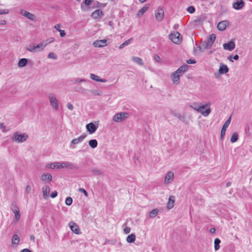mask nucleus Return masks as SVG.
Here are the masks:
<instances>
[{
	"label": "nucleus",
	"instance_id": "c9c22d12",
	"mask_svg": "<svg viewBox=\"0 0 252 252\" xmlns=\"http://www.w3.org/2000/svg\"><path fill=\"white\" fill-rule=\"evenodd\" d=\"M220 240L219 238H216L214 241V247L215 251H218L220 248Z\"/></svg>",
	"mask_w": 252,
	"mask_h": 252
},
{
	"label": "nucleus",
	"instance_id": "774afa93",
	"mask_svg": "<svg viewBox=\"0 0 252 252\" xmlns=\"http://www.w3.org/2000/svg\"><path fill=\"white\" fill-rule=\"evenodd\" d=\"M216 231V229L214 228H211L210 229V232L211 233H214Z\"/></svg>",
	"mask_w": 252,
	"mask_h": 252
},
{
	"label": "nucleus",
	"instance_id": "f3484780",
	"mask_svg": "<svg viewBox=\"0 0 252 252\" xmlns=\"http://www.w3.org/2000/svg\"><path fill=\"white\" fill-rule=\"evenodd\" d=\"M41 180L45 183H49L52 180V176L49 173H44L41 175Z\"/></svg>",
	"mask_w": 252,
	"mask_h": 252
},
{
	"label": "nucleus",
	"instance_id": "58836bf2",
	"mask_svg": "<svg viewBox=\"0 0 252 252\" xmlns=\"http://www.w3.org/2000/svg\"><path fill=\"white\" fill-rule=\"evenodd\" d=\"M238 138V134L236 132H234L233 133V134L231 137L230 141L232 143H234L237 141Z\"/></svg>",
	"mask_w": 252,
	"mask_h": 252
},
{
	"label": "nucleus",
	"instance_id": "09e8293b",
	"mask_svg": "<svg viewBox=\"0 0 252 252\" xmlns=\"http://www.w3.org/2000/svg\"><path fill=\"white\" fill-rule=\"evenodd\" d=\"M0 128L2 130L3 132H6L8 131V129L3 123H0Z\"/></svg>",
	"mask_w": 252,
	"mask_h": 252
},
{
	"label": "nucleus",
	"instance_id": "de8ad7c7",
	"mask_svg": "<svg viewBox=\"0 0 252 252\" xmlns=\"http://www.w3.org/2000/svg\"><path fill=\"white\" fill-rule=\"evenodd\" d=\"M226 130V128H224L223 127H222V129L221 130V132H220V138L221 140H223L224 138Z\"/></svg>",
	"mask_w": 252,
	"mask_h": 252
},
{
	"label": "nucleus",
	"instance_id": "338daca9",
	"mask_svg": "<svg viewBox=\"0 0 252 252\" xmlns=\"http://www.w3.org/2000/svg\"><path fill=\"white\" fill-rule=\"evenodd\" d=\"M22 252H32L28 249H24L22 251Z\"/></svg>",
	"mask_w": 252,
	"mask_h": 252
},
{
	"label": "nucleus",
	"instance_id": "69168bd1",
	"mask_svg": "<svg viewBox=\"0 0 252 252\" xmlns=\"http://www.w3.org/2000/svg\"><path fill=\"white\" fill-rule=\"evenodd\" d=\"M48 42H49V43H52L54 41V38L52 37V38L48 39Z\"/></svg>",
	"mask_w": 252,
	"mask_h": 252
},
{
	"label": "nucleus",
	"instance_id": "dca6fc26",
	"mask_svg": "<svg viewBox=\"0 0 252 252\" xmlns=\"http://www.w3.org/2000/svg\"><path fill=\"white\" fill-rule=\"evenodd\" d=\"M245 2L243 0H236L232 4L233 8L236 10H240L244 6Z\"/></svg>",
	"mask_w": 252,
	"mask_h": 252
},
{
	"label": "nucleus",
	"instance_id": "680f3d73",
	"mask_svg": "<svg viewBox=\"0 0 252 252\" xmlns=\"http://www.w3.org/2000/svg\"><path fill=\"white\" fill-rule=\"evenodd\" d=\"M58 195V192L57 191H54L51 194V197L54 198L56 197Z\"/></svg>",
	"mask_w": 252,
	"mask_h": 252
},
{
	"label": "nucleus",
	"instance_id": "5fc2aeb1",
	"mask_svg": "<svg viewBox=\"0 0 252 252\" xmlns=\"http://www.w3.org/2000/svg\"><path fill=\"white\" fill-rule=\"evenodd\" d=\"M78 191L81 192L83 193L86 197L88 196V193H87V192L86 191V190L85 189H84L83 188H79V189H78Z\"/></svg>",
	"mask_w": 252,
	"mask_h": 252
},
{
	"label": "nucleus",
	"instance_id": "bb28decb",
	"mask_svg": "<svg viewBox=\"0 0 252 252\" xmlns=\"http://www.w3.org/2000/svg\"><path fill=\"white\" fill-rule=\"evenodd\" d=\"M42 193L43 196L44 198H47L48 197L50 193V188L48 186H45L42 188Z\"/></svg>",
	"mask_w": 252,
	"mask_h": 252
},
{
	"label": "nucleus",
	"instance_id": "72a5a7b5",
	"mask_svg": "<svg viewBox=\"0 0 252 252\" xmlns=\"http://www.w3.org/2000/svg\"><path fill=\"white\" fill-rule=\"evenodd\" d=\"M136 236L134 234H131L126 238V241L128 243H134L135 241Z\"/></svg>",
	"mask_w": 252,
	"mask_h": 252
},
{
	"label": "nucleus",
	"instance_id": "a878e982",
	"mask_svg": "<svg viewBox=\"0 0 252 252\" xmlns=\"http://www.w3.org/2000/svg\"><path fill=\"white\" fill-rule=\"evenodd\" d=\"M62 25L60 24H57L54 26V28L60 32L61 37H63L65 36L66 33L64 30L61 29Z\"/></svg>",
	"mask_w": 252,
	"mask_h": 252
},
{
	"label": "nucleus",
	"instance_id": "c756f323",
	"mask_svg": "<svg viewBox=\"0 0 252 252\" xmlns=\"http://www.w3.org/2000/svg\"><path fill=\"white\" fill-rule=\"evenodd\" d=\"M131 60L140 65L144 64L142 59L139 57L133 56L131 57Z\"/></svg>",
	"mask_w": 252,
	"mask_h": 252
},
{
	"label": "nucleus",
	"instance_id": "49530a36",
	"mask_svg": "<svg viewBox=\"0 0 252 252\" xmlns=\"http://www.w3.org/2000/svg\"><path fill=\"white\" fill-rule=\"evenodd\" d=\"M65 204L66 205H70L72 203V199L71 197H67L65 199Z\"/></svg>",
	"mask_w": 252,
	"mask_h": 252
},
{
	"label": "nucleus",
	"instance_id": "39448f33",
	"mask_svg": "<svg viewBox=\"0 0 252 252\" xmlns=\"http://www.w3.org/2000/svg\"><path fill=\"white\" fill-rule=\"evenodd\" d=\"M48 97L50 105L53 109L55 111H58L59 109V102L56 95L54 93H49Z\"/></svg>",
	"mask_w": 252,
	"mask_h": 252
},
{
	"label": "nucleus",
	"instance_id": "7c9ffc66",
	"mask_svg": "<svg viewBox=\"0 0 252 252\" xmlns=\"http://www.w3.org/2000/svg\"><path fill=\"white\" fill-rule=\"evenodd\" d=\"M28 63V60L27 59L23 58L19 60L18 65L20 67H23L25 66Z\"/></svg>",
	"mask_w": 252,
	"mask_h": 252
},
{
	"label": "nucleus",
	"instance_id": "7ed1b4c3",
	"mask_svg": "<svg viewBox=\"0 0 252 252\" xmlns=\"http://www.w3.org/2000/svg\"><path fill=\"white\" fill-rule=\"evenodd\" d=\"M28 138L29 135L27 133L16 131L12 134L11 140L14 143L19 144L26 142Z\"/></svg>",
	"mask_w": 252,
	"mask_h": 252
},
{
	"label": "nucleus",
	"instance_id": "e433bc0d",
	"mask_svg": "<svg viewBox=\"0 0 252 252\" xmlns=\"http://www.w3.org/2000/svg\"><path fill=\"white\" fill-rule=\"evenodd\" d=\"M26 50L31 52H35V45L32 44L27 45L26 47Z\"/></svg>",
	"mask_w": 252,
	"mask_h": 252
},
{
	"label": "nucleus",
	"instance_id": "0eeeda50",
	"mask_svg": "<svg viewBox=\"0 0 252 252\" xmlns=\"http://www.w3.org/2000/svg\"><path fill=\"white\" fill-rule=\"evenodd\" d=\"M169 38L174 44L179 45L181 43L183 37L182 35L178 32H174L169 35Z\"/></svg>",
	"mask_w": 252,
	"mask_h": 252
},
{
	"label": "nucleus",
	"instance_id": "ea45409f",
	"mask_svg": "<svg viewBox=\"0 0 252 252\" xmlns=\"http://www.w3.org/2000/svg\"><path fill=\"white\" fill-rule=\"evenodd\" d=\"M91 173L94 175H100L102 174L101 171L97 168H93L91 170Z\"/></svg>",
	"mask_w": 252,
	"mask_h": 252
},
{
	"label": "nucleus",
	"instance_id": "c85d7f7f",
	"mask_svg": "<svg viewBox=\"0 0 252 252\" xmlns=\"http://www.w3.org/2000/svg\"><path fill=\"white\" fill-rule=\"evenodd\" d=\"M90 93L92 96H101L102 94V92L98 89H93L90 90Z\"/></svg>",
	"mask_w": 252,
	"mask_h": 252
},
{
	"label": "nucleus",
	"instance_id": "f03ea898",
	"mask_svg": "<svg viewBox=\"0 0 252 252\" xmlns=\"http://www.w3.org/2000/svg\"><path fill=\"white\" fill-rule=\"evenodd\" d=\"M188 69V65L180 66L176 71L171 73L170 77L173 84L178 85L180 83V77Z\"/></svg>",
	"mask_w": 252,
	"mask_h": 252
},
{
	"label": "nucleus",
	"instance_id": "4468645a",
	"mask_svg": "<svg viewBox=\"0 0 252 252\" xmlns=\"http://www.w3.org/2000/svg\"><path fill=\"white\" fill-rule=\"evenodd\" d=\"M68 225L70 229L73 233L76 234H79L81 233L79 227L76 223L71 221L69 222Z\"/></svg>",
	"mask_w": 252,
	"mask_h": 252
},
{
	"label": "nucleus",
	"instance_id": "c03bdc74",
	"mask_svg": "<svg viewBox=\"0 0 252 252\" xmlns=\"http://www.w3.org/2000/svg\"><path fill=\"white\" fill-rule=\"evenodd\" d=\"M48 57L49 59H51L53 60H56L57 57L56 54L53 52H50L49 53L48 55Z\"/></svg>",
	"mask_w": 252,
	"mask_h": 252
},
{
	"label": "nucleus",
	"instance_id": "4be33fe9",
	"mask_svg": "<svg viewBox=\"0 0 252 252\" xmlns=\"http://www.w3.org/2000/svg\"><path fill=\"white\" fill-rule=\"evenodd\" d=\"M149 6L148 4L143 6L141 9H140L136 14V17L140 18L142 17L145 13L148 10Z\"/></svg>",
	"mask_w": 252,
	"mask_h": 252
},
{
	"label": "nucleus",
	"instance_id": "6e6552de",
	"mask_svg": "<svg viewBox=\"0 0 252 252\" xmlns=\"http://www.w3.org/2000/svg\"><path fill=\"white\" fill-rule=\"evenodd\" d=\"M174 179V174L171 171H168L164 177L163 183L165 185L171 184Z\"/></svg>",
	"mask_w": 252,
	"mask_h": 252
},
{
	"label": "nucleus",
	"instance_id": "79ce46f5",
	"mask_svg": "<svg viewBox=\"0 0 252 252\" xmlns=\"http://www.w3.org/2000/svg\"><path fill=\"white\" fill-rule=\"evenodd\" d=\"M35 52H36L38 51H42L44 50V49L42 47V45L40 43L38 45H35Z\"/></svg>",
	"mask_w": 252,
	"mask_h": 252
},
{
	"label": "nucleus",
	"instance_id": "6e6d98bb",
	"mask_svg": "<svg viewBox=\"0 0 252 252\" xmlns=\"http://www.w3.org/2000/svg\"><path fill=\"white\" fill-rule=\"evenodd\" d=\"M48 40H46L42 41L40 42L41 44L42 45V47L43 49H44L47 45L49 44V42H48Z\"/></svg>",
	"mask_w": 252,
	"mask_h": 252
},
{
	"label": "nucleus",
	"instance_id": "9d476101",
	"mask_svg": "<svg viewBox=\"0 0 252 252\" xmlns=\"http://www.w3.org/2000/svg\"><path fill=\"white\" fill-rule=\"evenodd\" d=\"M20 14L32 21L34 22L37 20L36 17L34 14L24 9L20 10Z\"/></svg>",
	"mask_w": 252,
	"mask_h": 252
},
{
	"label": "nucleus",
	"instance_id": "473e14b6",
	"mask_svg": "<svg viewBox=\"0 0 252 252\" xmlns=\"http://www.w3.org/2000/svg\"><path fill=\"white\" fill-rule=\"evenodd\" d=\"M89 146L93 149L95 148L97 146V141L96 139H92L89 141Z\"/></svg>",
	"mask_w": 252,
	"mask_h": 252
},
{
	"label": "nucleus",
	"instance_id": "a211bd4d",
	"mask_svg": "<svg viewBox=\"0 0 252 252\" xmlns=\"http://www.w3.org/2000/svg\"><path fill=\"white\" fill-rule=\"evenodd\" d=\"M86 127L87 131L89 132L90 134L94 133L97 129V126H96L93 123L88 124L86 126Z\"/></svg>",
	"mask_w": 252,
	"mask_h": 252
},
{
	"label": "nucleus",
	"instance_id": "8fccbe9b",
	"mask_svg": "<svg viewBox=\"0 0 252 252\" xmlns=\"http://www.w3.org/2000/svg\"><path fill=\"white\" fill-rule=\"evenodd\" d=\"M9 10L7 9H0V15L3 14H7Z\"/></svg>",
	"mask_w": 252,
	"mask_h": 252
},
{
	"label": "nucleus",
	"instance_id": "6ab92c4d",
	"mask_svg": "<svg viewBox=\"0 0 252 252\" xmlns=\"http://www.w3.org/2000/svg\"><path fill=\"white\" fill-rule=\"evenodd\" d=\"M235 47V44L233 40L230 41L228 43H224L223 44V47L224 49L228 50V51H232L233 50Z\"/></svg>",
	"mask_w": 252,
	"mask_h": 252
},
{
	"label": "nucleus",
	"instance_id": "4c0bfd02",
	"mask_svg": "<svg viewBox=\"0 0 252 252\" xmlns=\"http://www.w3.org/2000/svg\"><path fill=\"white\" fill-rule=\"evenodd\" d=\"M205 19V17L203 15H201L198 17L195 20H194V22L197 24H200L202 23Z\"/></svg>",
	"mask_w": 252,
	"mask_h": 252
},
{
	"label": "nucleus",
	"instance_id": "f704fd0d",
	"mask_svg": "<svg viewBox=\"0 0 252 252\" xmlns=\"http://www.w3.org/2000/svg\"><path fill=\"white\" fill-rule=\"evenodd\" d=\"M19 237L17 234H14L12 238V243L13 245H17L19 242Z\"/></svg>",
	"mask_w": 252,
	"mask_h": 252
},
{
	"label": "nucleus",
	"instance_id": "cd10ccee",
	"mask_svg": "<svg viewBox=\"0 0 252 252\" xmlns=\"http://www.w3.org/2000/svg\"><path fill=\"white\" fill-rule=\"evenodd\" d=\"M201 112H198L200 113L204 117L208 116L211 113L210 106L205 107V108H201Z\"/></svg>",
	"mask_w": 252,
	"mask_h": 252
},
{
	"label": "nucleus",
	"instance_id": "603ef678",
	"mask_svg": "<svg viewBox=\"0 0 252 252\" xmlns=\"http://www.w3.org/2000/svg\"><path fill=\"white\" fill-rule=\"evenodd\" d=\"M86 80L83 78H76L74 79V83H78L80 82H86Z\"/></svg>",
	"mask_w": 252,
	"mask_h": 252
},
{
	"label": "nucleus",
	"instance_id": "393cba45",
	"mask_svg": "<svg viewBox=\"0 0 252 252\" xmlns=\"http://www.w3.org/2000/svg\"><path fill=\"white\" fill-rule=\"evenodd\" d=\"M90 78L94 81L99 82H103L105 83L106 82V79H101L100 77L97 75H95L94 73H91L90 75Z\"/></svg>",
	"mask_w": 252,
	"mask_h": 252
},
{
	"label": "nucleus",
	"instance_id": "2f4dec72",
	"mask_svg": "<svg viewBox=\"0 0 252 252\" xmlns=\"http://www.w3.org/2000/svg\"><path fill=\"white\" fill-rule=\"evenodd\" d=\"M158 213V210L157 208L153 209L152 211L149 213V218H154Z\"/></svg>",
	"mask_w": 252,
	"mask_h": 252
},
{
	"label": "nucleus",
	"instance_id": "0e129e2a",
	"mask_svg": "<svg viewBox=\"0 0 252 252\" xmlns=\"http://www.w3.org/2000/svg\"><path fill=\"white\" fill-rule=\"evenodd\" d=\"M7 24V22L5 20H0V25H5Z\"/></svg>",
	"mask_w": 252,
	"mask_h": 252
},
{
	"label": "nucleus",
	"instance_id": "f8f14e48",
	"mask_svg": "<svg viewBox=\"0 0 252 252\" xmlns=\"http://www.w3.org/2000/svg\"><path fill=\"white\" fill-rule=\"evenodd\" d=\"M109 42L108 39L96 40L93 43V46L96 48H102L106 46Z\"/></svg>",
	"mask_w": 252,
	"mask_h": 252
},
{
	"label": "nucleus",
	"instance_id": "423d86ee",
	"mask_svg": "<svg viewBox=\"0 0 252 252\" xmlns=\"http://www.w3.org/2000/svg\"><path fill=\"white\" fill-rule=\"evenodd\" d=\"M129 117V114L126 112H121L115 114L112 117L113 122L121 123L126 120Z\"/></svg>",
	"mask_w": 252,
	"mask_h": 252
},
{
	"label": "nucleus",
	"instance_id": "864d4df0",
	"mask_svg": "<svg viewBox=\"0 0 252 252\" xmlns=\"http://www.w3.org/2000/svg\"><path fill=\"white\" fill-rule=\"evenodd\" d=\"M187 11L190 13H193L195 11V8L193 6H190L188 7Z\"/></svg>",
	"mask_w": 252,
	"mask_h": 252
},
{
	"label": "nucleus",
	"instance_id": "412c9836",
	"mask_svg": "<svg viewBox=\"0 0 252 252\" xmlns=\"http://www.w3.org/2000/svg\"><path fill=\"white\" fill-rule=\"evenodd\" d=\"M103 12L100 9L95 10L92 14V17L95 19H100L103 16Z\"/></svg>",
	"mask_w": 252,
	"mask_h": 252
},
{
	"label": "nucleus",
	"instance_id": "a18cd8bd",
	"mask_svg": "<svg viewBox=\"0 0 252 252\" xmlns=\"http://www.w3.org/2000/svg\"><path fill=\"white\" fill-rule=\"evenodd\" d=\"M230 122H231V117H230L226 120V121L225 122V123L224 124V125H223L222 127L227 129V128L229 126V124H230Z\"/></svg>",
	"mask_w": 252,
	"mask_h": 252
},
{
	"label": "nucleus",
	"instance_id": "5701e85b",
	"mask_svg": "<svg viewBox=\"0 0 252 252\" xmlns=\"http://www.w3.org/2000/svg\"><path fill=\"white\" fill-rule=\"evenodd\" d=\"M175 203V197L171 195L169 199L167 204V208L168 210L171 209L174 206Z\"/></svg>",
	"mask_w": 252,
	"mask_h": 252
},
{
	"label": "nucleus",
	"instance_id": "f257e3e1",
	"mask_svg": "<svg viewBox=\"0 0 252 252\" xmlns=\"http://www.w3.org/2000/svg\"><path fill=\"white\" fill-rule=\"evenodd\" d=\"M45 168L51 169L74 170L77 169V166L73 163L69 161H58L54 163H47L45 165Z\"/></svg>",
	"mask_w": 252,
	"mask_h": 252
},
{
	"label": "nucleus",
	"instance_id": "9b49d317",
	"mask_svg": "<svg viewBox=\"0 0 252 252\" xmlns=\"http://www.w3.org/2000/svg\"><path fill=\"white\" fill-rule=\"evenodd\" d=\"M228 70L229 69L227 66L221 63L218 72L215 73V76L216 78H219L221 74L227 73Z\"/></svg>",
	"mask_w": 252,
	"mask_h": 252
},
{
	"label": "nucleus",
	"instance_id": "bf43d9fd",
	"mask_svg": "<svg viewBox=\"0 0 252 252\" xmlns=\"http://www.w3.org/2000/svg\"><path fill=\"white\" fill-rule=\"evenodd\" d=\"M93 1V0H84L83 2L86 5H90Z\"/></svg>",
	"mask_w": 252,
	"mask_h": 252
},
{
	"label": "nucleus",
	"instance_id": "b1692460",
	"mask_svg": "<svg viewBox=\"0 0 252 252\" xmlns=\"http://www.w3.org/2000/svg\"><path fill=\"white\" fill-rule=\"evenodd\" d=\"M86 135L84 134V135H82L80 136L79 137H78L77 138L73 139L71 141V144L75 145L78 144L79 143L82 142L84 140V139L86 138Z\"/></svg>",
	"mask_w": 252,
	"mask_h": 252
},
{
	"label": "nucleus",
	"instance_id": "ddd939ff",
	"mask_svg": "<svg viewBox=\"0 0 252 252\" xmlns=\"http://www.w3.org/2000/svg\"><path fill=\"white\" fill-rule=\"evenodd\" d=\"M229 25L230 23L228 21H222L218 23L217 25V28L220 31H223L226 29L227 26H229Z\"/></svg>",
	"mask_w": 252,
	"mask_h": 252
},
{
	"label": "nucleus",
	"instance_id": "a19ab883",
	"mask_svg": "<svg viewBox=\"0 0 252 252\" xmlns=\"http://www.w3.org/2000/svg\"><path fill=\"white\" fill-rule=\"evenodd\" d=\"M131 39H132V38H131V39H128V40H126V41H125L123 44H122L121 45H120V46H119V48L120 49H122L124 46L128 45L129 44L130 41V40H131Z\"/></svg>",
	"mask_w": 252,
	"mask_h": 252
},
{
	"label": "nucleus",
	"instance_id": "e2e57ef3",
	"mask_svg": "<svg viewBox=\"0 0 252 252\" xmlns=\"http://www.w3.org/2000/svg\"><path fill=\"white\" fill-rule=\"evenodd\" d=\"M187 62L188 63L193 64L196 63V61L193 59H189V60H187Z\"/></svg>",
	"mask_w": 252,
	"mask_h": 252
},
{
	"label": "nucleus",
	"instance_id": "2eb2a0df",
	"mask_svg": "<svg viewBox=\"0 0 252 252\" xmlns=\"http://www.w3.org/2000/svg\"><path fill=\"white\" fill-rule=\"evenodd\" d=\"M211 105V103L208 102L203 105H198L197 104H194L193 105H191L190 107L196 111L197 112H201V108H205V107H208Z\"/></svg>",
	"mask_w": 252,
	"mask_h": 252
},
{
	"label": "nucleus",
	"instance_id": "20e7f679",
	"mask_svg": "<svg viewBox=\"0 0 252 252\" xmlns=\"http://www.w3.org/2000/svg\"><path fill=\"white\" fill-rule=\"evenodd\" d=\"M216 35L215 34H211L209 35L207 41L202 44L201 46L198 47V50L201 52L204 51L206 49H209L211 48L215 40Z\"/></svg>",
	"mask_w": 252,
	"mask_h": 252
},
{
	"label": "nucleus",
	"instance_id": "052dcab7",
	"mask_svg": "<svg viewBox=\"0 0 252 252\" xmlns=\"http://www.w3.org/2000/svg\"><path fill=\"white\" fill-rule=\"evenodd\" d=\"M130 228L129 227H126L124 228V231L126 234H128L130 231Z\"/></svg>",
	"mask_w": 252,
	"mask_h": 252
},
{
	"label": "nucleus",
	"instance_id": "aec40b11",
	"mask_svg": "<svg viewBox=\"0 0 252 252\" xmlns=\"http://www.w3.org/2000/svg\"><path fill=\"white\" fill-rule=\"evenodd\" d=\"M12 210L15 215L14 221L15 222H17L19 220V219L20 218V216H21V215L20 213V210L18 207L14 206L12 208Z\"/></svg>",
	"mask_w": 252,
	"mask_h": 252
},
{
	"label": "nucleus",
	"instance_id": "1a4fd4ad",
	"mask_svg": "<svg viewBox=\"0 0 252 252\" xmlns=\"http://www.w3.org/2000/svg\"><path fill=\"white\" fill-rule=\"evenodd\" d=\"M164 11L162 7H158L155 11V16L156 20L158 22L162 21L164 18Z\"/></svg>",
	"mask_w": 252,
	"mask_h": 252
},
{
	"label": "nucleus",
	"instance_id": "37998d69",
	"mask_svg": "<svg viewBox=\"0 0 252 252\" xmlns=\"http://www.w3.org/2000/svg\"><path fill=\"white\" fill-rule=\"evenodd\" d=\"M154 60H155V62L156 63H162V60H161V59L158 55H155L154 56Z\"/></svg>",
	"mask_w": 252,
	"mask_h": 252
},
{
	"label": "nucleus",
	"instance_id": "13d9d810",
	"mask_svg": "<svg viewBox=\"0 0 252 252\" xmlns=\"http://www.w3.org/2000/svg\"><path fill=\"white\" fill-rule=\"evenodd\" d=\"M66 106H67V108L69 110H73V109H74V107H73V105L70 103V102H68L66 104Z\"/></svg>",
	"mask_w": 252,
	"mask_h": 252
},
{
	"label": "nucleus",
	"instance_id": "4d7b16f0",
	"mask_svg": "<svg viewBox=\"0 0 252 252\" xmlns=\"http://www.w3.org/2000/svg\"><path fill=\"white\" fill-rule=\"evenodd\" d=\"M48 40H46L42 41L40 42L41 44L42 45V47L43 49H44L47 45L49 44V42H48Z\"/></svg>",
	"mask_w": 252,
	"mask_h": 252
},
{
	"label": "nucleus",
	"instance_id": "3c124183",
	"mask_svg": "<svg viewBox=\"0 0 252 252\" xmlns=\"http://www.w3.org/2000/svg\"><path fill=\"white\" fill-rule=\"evenodd\" d=\"M32 190V187L30 185H27L25 188V193L26 194L30 193Z\"/></svg>",
	"mask_w": 252,
	"mask_h": 252
}]
</instances>
